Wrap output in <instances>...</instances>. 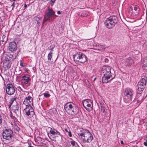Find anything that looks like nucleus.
Returning a JSON list of instances; mask_svg holds the SVG:
<instances>
[{"instance_id": "f257e3e1", "label": "nucleus", "mask_w": 147, "mask_h": 147, "mask_svg": "<svg viewBox=\"0 0 147 147\" xmlns=\"http://www.w3.org/2000/svg\"><path fill=\"white\" fill-rule=\"evenodd\" d=\"M101 74L103 75L102 78V83H107L112 80L115 77L111 73V67L108 66H103L101 70Z\"/></svg>"}, {"instance_id": "f03ea898", "label": "nucleus", "mask_w": 147, "mask_h": 147, "mask_svg": "<svg viewBox=\"0 0 147 147\" xmlns=\"http://www.w3.org/2000/svg\"><path fill=\"white\" fill-rule=\"evenodd\" d=\"M64 109L69 115H75L78 113V108H76L74 103L70 102H67L65 105Z\"/></svg>"}, {"instance_id": "7ed1b4c3", "label": "nucleus", "mask_w": 147, "mask_h": 147, "mask_svg": "<svg viewBox=\"0 0 147 147\" xmlns=\"http://www.w3.org/2000/svg\"><path fill=\"white\" fill-rule=\"evenodd\" d=\"M118 22V19L117 16H113L107 18L104 24L107 28L111 29Z\"/></svg>"}, {"instance_id": "20e7f679", "label": "nucleus", "mask_w": 147, "mask_h": 147, "mask_svg": "<svg viewBox=\"0 0 147 147\" xmlns=\"http://www.w3.org/2000/svg\"><path fill=\"white\" fill-rule=\"evenodd\" d=\"M80 135L85 141L84 142L90 143L92 141L93 139L92 135L88 130L84 131L80 133Z\"/></svg>"}, {"instance_id": "39448f33", "label": "nucleus", "mask_w": 147, "mask_h": 147, "mask_svg": "<svg viewBox=\"0 0 147 147\" xmlns=\"http://www.w3.org/2000/svg\"><path fill=\"white\" fill-rule=\"evenodd\" d=\"M74 60L80 63H84L87 61L86 56L81 52H78L73 55Z\"/></svg>"}, {"instance_id": "423d86ee", "label": "nucleus", "mask_w": 147, "mask_h": 147, "mask_svg": "<svg viewBox=\"0 0 147 147\" xmlns=\"http://www.w3.org/2000/svg\"><path fill=\"white\" fill-rule=\"evenodd\" d=\"M57 16L55 15V12L52 9H49L48 12L44 16L42 25L48 20H53Z\"/></svg>"}, {"instance_id": "0eeeda50", "label": "nucleus", "mask_w": 147, "mask_h": 147, "mask_svg": "<svg viewBox=\"0 0 147 147\" xmlns=\"http://www.w3.org/2000/svg\"><path fill=\"white\" fill-rule=\"evenodd\" d=\"M2 136L4 139L8 140L11 139L13 136V132L11 129H6L4 130Z\"/></svg>"}, {"instance_id": "6e6552de", "label": "nucleus", "mask_w": 147, "mask_h": 147, "mask_svg": "<svg viewBox=\"0 0 147 147\" xmlns=\"http://www.w3.org/2000/svg\"><path fill=\"white\" fill-rule=\"evenodd\" d=\"M83 104L85 108L88 111H91L92 109L91 107L92 102L90 100L87 99L84 100L83 102Z\"/></svg>"}, {"instance_id": "1a4fd4ad", "label": "nucleus", "mask_w": 147, "mask_h": 147, "mask_svg": "<svg viewBox=\"0 0 147 147\" xmlns=\"http://www.w3.org/2000/svg\"><path fill=\"white\" fill-rule=\"evenodd\" d=\"M7 93L9 95H12L15 92V88L11 84H7L6 88Z\"/></svg>"}, {"instance_id": "9d476101", "label": "nucleus", "mask_w": 147, "mask_h": 147, "mask_svg": "<svg viewBox=\"0 0 147 147\" xmlns=\"http://www.w3.org/2000/svg\"><path fill=\"white\" fill-rule=\"evenodd\" d=\"M133 92L131 89H127L125 90L124 94L126 98L129 99V100H131V99L133 96Z\"/></svg>"}, {"instance_id": "9b49d317", "label": "nucleus", "mask_w": 147, "mask_h": 147, "mask_svg": "<svg viewBox=\"0 0 147 147\" xmlns=\"http://www.w3.org/2000/svg\"><path fill=\"white\" fill-rule=\"evenodd\" d=\"M24 111L28 116H33V115H34V109L31 106L26 107L24 109Z\"/></svg>"}, {"instance_id": "f8f14e48", "label": "nucleus", "mask_w": 147, "mask_h": 147, "mask_svg": "<svg viewBox=\"0 0 147 147\" xmlns=\"http://www.w3.org/2000/svg\"><path fill=\"white\" fill-rule=\"evenodd\" d=\"M23 103L26 105V107L31 106L33 104V98L30 96L26 97Z\"/></svg>"}, {"instance_id": "ddd939ff", "label": "nucleus", "mask_w": 147, "mask_h": 147, "mask_svg": "<svg viewBox=\"0 0 147 147\" xmlns=\"http://www.w3.org/2000/svg\"><path fill=\"white\" fill-rule=\"evenodd\" d=\"M16 49L17 45L16 42H11L9 44V50L11 51H16Z\"/></svg>"}, {"instance_id": "4468645a", "label": "nucleus", "mask_w": 147, "mask_h": 147, "mask_svg": "<svg viewBox=\"0 0 147 147\" xmlns=\"http://www.w3.org/2000/svg\"><path fill=\"white\" fill-rule=\"evenodd\" d=\"M133 63V60L131 57H129L126 59L125 61V66H130Z\"/></svg>"}, {"instance_id": "2eb2a0df", "label": "nucleus", "mask_w": 147, "mask_h": 147, "mask_svg": "<svg viewBox=\"0 0 147 147\" xmlns=\"http://www.w3.org/2000/svg\"><path fill=\"white\" fill-rule=\"evenodd\" d=\"M105 49V46L101 45H98L96 47L95 49L98 51L97 52L103 51Z\"/></svg>"}, {"instance_id": "dca6fc26", "label": "nucleus", "mask_w": 147, "mask_h": 147, "mask_svg": "<svg viewBox=\"0 0 147 147\" xmlns=\"http://www.w3.org/2000/svg\"><path fill=\"white\" fill-rule=\"evenodd\" d=\"M133 15L136 16L139 14L140 12L139 8L137 6H135L134 7L133 9Z\"/></svg>"}, {"instance_id": "f3484780", "label": "nucleus", "mask_w": 147, "mask_h": 147, "mask_svg": "<svg viewBox=\"0 0 147 147\" xmlns=\"http://www.w3.org/2000/svg\"><path fill=\"white\" fill-rule=\"evenodd\" d=\"M136 98L137 100L138 103L141 102L142 100V97L141 94H137L136 97Z\"/></svg>"}, {"instance_id": "a211bd4d", "label": "nucleus", "mask_w": 147, "mask_h": 147, "mask_svg": "<svg viewBox=\"0 0 147 147\" xmlns=\"http://www.w3.org/2000/svg\"><path fill=\"white\" fill-rule=\"evenodd\" d=\"M30 80V78L26 76H24L23 77V79L22 80L23 82L24 81V82L25 84H27Z\"/></svg>"}, {"instance_id": "6ab92c4d", "label": "nucleus", "mask_w": 147, "mask_h": 147, "mask_svg": "<svg viewBox=\"0 0 147 147\" xmlns=\"http://www.w3.org/2000/svg\"><path fill=\"white\" fill-rule=\"evenodd\" d=\"M6 59L5 60L9 61H10L11 59H16V57L14 58H13V55L12 54H8L7 55L6 57Z\"/></svg>"}, {"instance_id": "aec40b11", "label": "nucleus", "mask_w": 147, "mask_h": 147, "mask_svg": "<svg viewBox=\"0 0 147 147\" xmlns=\"http://www.w3.org/2000/svg\"><path fill=\"white\" fill-rule=\"evenodd\" d=\"M3 66L5 68L7 69L9 68L10 65V63H9V61L5 60V61H4L3 63Z\"/></svg>"}, {"instance_id": "412c9836", "label": "nucleus", "mask_w": 147, "mask_h": 147, "mask_svg": "<svg viewBox=\"0 0 147 147\" xmlns=\"http://www.w3.org/2000/svg\"><path fill=\"white\" fill-rule=\"evenodd\" d=\"M55 131H56V132L55 134L53 136H51V137H50V138L51 139L53 140H54L56 137H58L60 135V133L59 132L56 130H55Z\"/></svg>"}, {"instance_id": "4be33fe9", "label": "nucleus", "mask_w": 147, "mask_h": 147, "mask_svg": "<svg viewBox=\"0 0 147 147\" xmlns=\"http://www.w3.org/2000/svg\"><path fill=\"white\" fill-rule=\"evenodd\" d=\"M143 64L142 67L144 69L147 70V59H145L143 60Z\"/></svg>"}, {"instance_id": "5701e85b", "label": "nucleus", "mask_w": 147, "mask_h": 147, "mask_svg": "<svg viewBox=\"0 0 147 147\" xmlns=\"http://www.w3.org/2000/svg\"><path fill=\"white\" fill-rule=\"evenodd\" d=\"M13 112L16 114L19 113V107L18 106L16 105L15 106L13 107L12 108Z\"/></svg>"}, {"instance_id": "b1692460", "label": "nucleus", "mask_w": 147, "mask_h": 147, "mask_svg": "<svg viewBox=\"0 0 147 147\" xmlns=\"http://www.w3.org/2000/svg\"><path fill=\"white\" fill-rule=\"evenodd\" d=\"M75 144V145H76V143L74 141H71L69 142V144L67 145V147H73L74 144Z\"/></svg>"}, {"instance_id": "393cba45", "label": "nucleus", "mask_w": 147, "mask_h": 147, "mask_svg": "<svg viewBox=\"0 0 147 147\" xmlns=\"http://www.w3.org/2000/svg\"><path fill=\"white\" fill-rule=\"evenodd\" d=\"M34 19L36 21V23L38 24L41 22V18L40 17H35Z\"/></svg>"}, {"instance_id": "a878e982", "label": "nucleus", "mask_w": 147, "mask_h": 147, "mask_svg": "<svg viewBox=\"0 0 147 147\" xmlns=\"http://www.w3.org/2000/svg\"><path fill=\"white\" fill-rule=\"evenodd\" d=\"M143 84L142 83V82H139L138 84L137 87H140V88H141L144 89L146 85L144 84H144Z\"/></svg>"}, {"instance_id": "bb28decb", "label": "nucleus", "mask_w": 147, "mask_h": 147, "mask_svg": "<svg viewBox=\"0 0 147 147\" xmlns=\"http://www.w3.org/2000/svg\"><path fill=\"white\" fill-rule=\"evenodd\" d=\"M56 130L54 129V130H52V129L51 128V130L50 131V132L51 133V134L50 135V136H49V133L48 134V136H49V137H51V136H53L56 132V131H55Z\"/></svg>"}, {"instance_id": "cd10ccee", "label": "nucleus", "mask_w": 147, "mask_h": 147, "mask_svg": "<svg viewBox=\"0 0 147 147\" xmlns=\"http://www.w3.org/2000/svg\"><path fill=\"white\" fill-rule=\"evenodd\" d=\"M52 53L51 52H50L48 55V62L50 63L51 61V59L52 58Z\"/></svg>"}, {"instance_id": "c85d7f7f", "label": "nucleus", "mask_w": 147, "mask_h": 147, "mask_svg": "<svg viewBox=\"0 0 147 147\" xmlns=\"http://www.w3.org/2000/svg\"><path fill=\"white\" fill-rule=\"evenodd\" d=\"M128 12L130 15H133V9L132 6L130 7L128 9Z\"/></svg>"}, {"instance_id": "c756f323", "label": "nucleus", "mask_w": 147, "mask_h": 147, "mask_svg": "<svg viewBox=\"0 0 147 147\" xmlns=\"http://www.w3.org/2000/svg\"><path fill=\"white\" fill-rule=\"evenodd\" d=\"M147 79V78H142L141 80L140 81V82H141L143 84H146V80Z\"/></svg>"}, {"instance_id": "7c9ffc66", "label": "nucleus", "mask_w": 147, "mask_h": 147, "mask_svg": "<svg viewBox=\"0 0 147 147\" xmlns=\"http://www.w3.org/2000/svg\"><path fill=\"white\" fill-rule=\"evenodd\" d=\"M144 89L141 88H140L138 87V90L137 91V92L138 94H141L142 93L143 90Z\"/></svg>"}, {"instance_id": "2f4dec72", "label": "nucleus", "mask_w": 147, "mask_h": 147, "mask_svg": "<svg viewBox=\"0 0 147 147\" xmlns=\"http://www.w3.org/2000/svg\"><path fill=\"white\" fill-rule=\"evenodd\" d=\"M7 41V38L5 36L3 35L2 37V39L1 40V41L2 42H4V43L3 44H4L5 42H6Z\"/></svg>"}, {"instance_id": "473e14b6", "label": "nucleus", "mask_w": 147, "mask_h": 147, "mask_svg": "<svg viewBox=\"0 0 147 147\" xmlns=\"http://www.w3.org/2000/svg\"><path fill=\"white\" fill-rule=\"evenodd\" d=\"M17 98L16 97H13L11 98L10 99V100L9 102L10 104V105H11L13 102L15 100H16Z\"/></svg>"}, {"instance_id": "72a5a7b5", "label": "nucleus", "mask_w": 147, "mask_h": 147, "mask_svg": "<svg viewBox=\"0 0 147 147\" xmlns=\"http://www.w3.org/2000/svg\"><path fill=\"white\" fill-rule=\"evenodd\" d=\"M65 130L68 133V135L70 137H71L72 136L71 132L69 129H65Z\"/></svg>"}, {"instance_id": "f704fd0d", "label": "nucleus", "mask_w": 147, "mask_h": 147, "mask_svg": "<svg viewBox=\"0 0 147 147\" xmlns=\"http://www.w3.org/2000/svg\"><path fill=\"white\" fill-rule=\"evenodd\" d=\"M44 96L46 98H48L50 96V94L48 93H44Z\"/></svg>"}, {"instance_id": "c9c22d12", "label": "nucleus", "mask_w": 147, "mask_h": 147, "mask_svg": "<svg viewBox=\"0 0 147 147\" xmlns=\"http://www.w3.org/2000/svg\"><path fill=\"white\" fill-rule=\"evenodd\" d=\"M101 111L103 113H104L105 111V109L104 107H101Z\"/></svg>"}, {"instance_id": "e433bc0d", "label": "nucleus", "mask_w": 147, "mask_h": 147, "mask_svg": "<svg viewBox=\"0 0 147 147\" xmlns=\"http://www.w3.org/2000/svg\"><path fill=\"white\" fill-rule=\"evenodd\" d=\"M15 3L14 2H13L11 5V6L12 7V8H11V10H12L13 9L14 7H15Z\"/></svg>"}, {"instance_id": "4c0bfd02", "label": "nucleus", "mask_w": 147, "mask_h": 147, "mask_svg": "<svg viewBox=\"0 0 147 147\" xmlns=\"http://www.w3.org/2000/svg\"><path fill=\"white\" fill-rule=\"evenodd\" d=\"M56 0H51V1L52 2V3H51V5L52 6H53V4L54 3H55V1Z\"/></svg>"}, {"instance_id": "58836bf2", "label": "nucleus", "mask_w": 147, "mask_h": 147, "mask_svg": "<svg viewBox=\"0 0 147 147\" xmlns=\"http://www.w3.org/2000/svg\"><path fill=\"white\" fill-rule=\"evenodd\" d=\"M73 147H79L78 145L77 144V143H76V145H75V144H74V146H73Z\"/></svg>"}, {"instance_id": "ea45409f", "label": "nucleus", "mask_w": 147, "mask_h": 147, "mask_svg": "<svg viewBox=\"0 0 147 147\" xmlns=\"http://www.w3.org/2000/svg\"><path fill=\"white\" fill-rule=\"evenodd\" d=\"M20 65L21 66H24L22 61H20Z\"/></svg>"}, {"instance_id": "a19ab883", "label": "nucleus", "mask_w": 147, "mask_h": 147, "mask_svg": "<svg viewBox=\"0 0 147 147\" xmlns=\"http://www.w3.org/2000/svg\"><path fill=\"white\" fill-rule=\"evenodd\" d=\"M2 121V118L1 116L0 115V124L1 123Z\"/></svg>"}, {"instance_id": "79ce46f5", "label": "nucleus", "mask_w": 147, "mask_h": 147, "mask_svg": "<svg viewBox=\"0 0 147 147\" xmlns=\"http://www.w3.org/2000/svg\"><path fill=\"white\" fill-rule=\"evenodd\" d=\"M144 144L145 146H147V142H144Z\"/></svg>"}, {"instance_id": "37998d69", "label": "nucleus", "mask_w": 147, "mask_h": 147, "mask_svg": "<svg viewBox=\"0 0 147 147\" xmlns=\"http://www.w3.org/2000/svg\"><path fill=\"white\" fill-rule=\"evenodd\" d=\"M20 129L18 127H17V128L16 129V130L18 131H19L20 130Z\"/></svg>"}, {"instance_id": "c03bdc74", "label": "nucleus", "mask_w": 147, "mask_h": 147, "mask_svg": "<svg viewBox=\"0 0 147 147\" xmlns=\"http://www.w3.org/2000/svg\"><path fill=\"white\" fill-rule=\"evenodd\" d=\"M57 13L58 14H60L61 13V12L60 11H57Z\"/></svg>"}, {"instance_id": "a18cd8bd", "label": "nucleus", "mask_w": 147, "mask_h": 147, "mask_svg": "<svg viewBox=\"0 0 147 147\" xmlns=\"http://www.w3.org/2000/svg\"><path fill=\"white\" fill-rule=\"evenodd\" d=\"M120 142H121V143L122 144H123V141L122 140Z\"/></svg>"}, {"instance_id": "49530a36", "label": "nucleus", "mask_w": 147, "mask_h": 147, "mask_svg": "<svg viewBox=\"0 0 147 147\" xmlns=\"http://www.w3.org/2000/svg\"><path fill=\"white\" fill-rule=\"evenodd\" d=\"M100 105H101V107H104L103 105L101 103H100Z\"/></svg>"}, {"instance_id": "de8ad7c7", "label": "nucleus", "mask_w": 147, "mask_h": 147, "mask_svg": "<svg viewBox=\"0 0 147 147\" xmlns=\"http://www.w3.org/2000/svg\"><path fill=\"white\" fill-rule=\"evenodd\" d=\"M61 27L62 28H63V27H64L63 25H62L61 26Z\"/></svg>"}, {"instance_id": "09e8293b", "label": "nucleus", "mask_w": 147, "mask_h": 147, "mask_svg": "<svg viewBox=\"0 0 147 147\" xmlns=\"http://www.w3.org/2000/svg\"><path fill=\"white\" fill-rule=\"evenodd\" d=\"M24 7H27V5L25 4V5H24Z\"/></svg>"}, {"instance_id": "8fccbe9b", "label": "nucleus", "mask_w": 147, "mask_h": 147, "mask_svg": "<svg viewBox=\"0 0 147 147\" xmlns=\"http://www.w3.org/2000/svg\"><path fill=\"white\" fill-rule=\"evenodd\" d=\"M11 1H16V0H11Z\"/></svg>"}, {"instance_id": "3c124183", "label": "nucleus", "mask_w": 147, "mask_h": 147, "mask_svg": "<svg viewBox=\"0 0 147 147\" xmlns=\"http://www.w3.org/2000/svg\"><path fill=\"white\" fill-rule=\"evenodd\" d=\"M96 78H94V80H96Z\"/></svg>"}]
</instances>
